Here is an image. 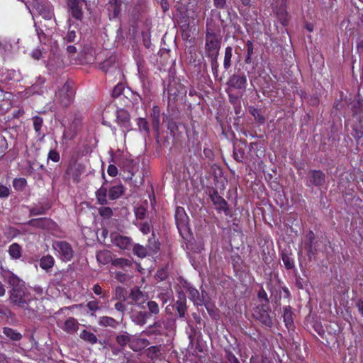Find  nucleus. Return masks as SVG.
<instances>
[{
	"mask_svg": "<svg viewBox=\"0 0 363 363\" xmlns=\"http://www.w3.org/2000/svg\"><path fill=\"white\" fill-rule=\"evenodd\" d=\"M54 264L55 259L51 255L43 256L40 259V267L47 272L51 269Z\"/></svg>",
	"mask_w": 363,
	"mask_h": 363,
	"instance_id": "nucleus-26",
	"label": "nucleus"
},
{
	"mask_svg": "<svg viewBox=\"0 0 363 363\" xmlns=\"http://www.w3.org/2000/svg\"><path fill=\"white\" fill-rule=\"evenodd\" d=\"M111 240L113 245L122 250H127L131 246V239L127 236H123L118 233H111Z\"/></svg>",
	"mask_w": 363,
	"mask_h": 363,
	"instance_id": "nucleus-12",
	"label": "nucleus"
},
{
	"mask_svg": "<svg viewBox=\"0 0 363 363\" xmlns=\"http://www.w3.org/2000/svg\"><path fill=\"white\" fill-rule=\"evenodd\" d=\"M131 337L132 335H130L129 334L125 333L118 335L116 337V342L119 345L122 347L125 346L127 345L130 346Z\"/></svg>",
	"mask_w": 363,
	"mask_h": 363,
	"instance_id": "nucleus-36",
	"label": "nucleus"
},
{
	"mask_svg": "<svg viewBox=\"0 0 363 363\" xmlns=\"http://www.w3.org/2000/svg\"><path fill=\"white\" fill-rule=\"evenodd\" d=\"M352 135L357 141L363 138V125L361 122L357 124L352 125Z\"/></svg>",
	"mask_w": 363,
	"mask_h": 363,
	"instance_id": "nucleus-31",
	"label": "nucleus"
},
{
	"mask_svg": "<svg viewBox=\"0 0 363 363\" xmlns=\"http://www.w3.org/2000/svg\"><path fill=\"white\" fill-rule=\"evenodd\" d=\"M96 259L101 264H107L112 260L111 252L106 250L99 251L96 253Z\"/></svg>",
	"mask_w": 363,
	"mask_h": 363,
	"instance_id": "nucleus-22",
	"label": "nucleus"
},
{
	"mask_svg": "<svg viewBox=\"0 0 363 363\" xmlns=\"http://www.w3.org/2000/svg\"><path fill=\"white\" fill-rule=\"evenodd\" d=\"M111 353L113 356H119V363L123 360H125V362L126 361L125 357H130L129 354H126L122 349L117 347H112Z\"/></svg>",
	"mask_w": 363,
	"mask_h": 363,
	"instance_id": "nucleus-41",
	"label": "nucleus"
},
{
	"mask_svg": "<svg viewBox=\"0 0 363 363\" xmlns=\"http://www.w3.org/2000/svg\"><path fill=\"white\" fill-rule=\"evenodd\" d=\"M219 50L220 41L218 36L208 32L206 36V52L207 56L211 58L213 66L217 62Z\"/></svg>",
	"mask_w": 363,
	"mask_h": 363,
	"instance_id": "nucleus-4",
	"label": "nucleus"
},
{
	"mask_svg": "<svg viewBox=\"0 0 363 363\" xmlns=\"http://www.w3.org/2000/svg\"><path fill=\"white\" fill-rule=\"evenodd\" d=\"M277 21L283 26H286L289 23V13L286 11V6L281 4L279 6H277L274 10Z\"/></svg>",
	"mask_w": 363,
	"mask_h": 363,
	"instance_id": "nucleus-16",
	"label": "nucleus"
},
{
	"mask_svg": "<svg viewBox=\"0 0 363 363\" xmlns=\"http://www.w3.org/2000/svg\"><path fill=\"white\" fill-rule=\"evenodd\" d=\"M124 90V85L122 84H117L112 91V96L113 98L119 97Z\"/></svg>",
	"mask_w": 363,
	"mask_h": 363,
	"instance_id": "nucleus-44",
	"label": "nucleus"
},
{
	"mask_svg": "<svg viewBox=\"0 0 363 363\" xmlns=\"http://www.w3.org/2000/svg\"><path fill=\"white\" fill-rule=\"evenodd\" d=\"M99 324L103 327L109 326L111 328H116L118 325V323L113 318L102 316L99 320Z\"/></svg>",
	"mask_w": 363,
	"mask_h": 363,
	"instance_id": "nucleus-30",
	"label": "nucleus"
},
{
	"mask_svg": "<svg viewBox=\"0 0 363 363\" xmlns=\"http://www.w3.org/2000/svg\"><path fill=\"white\" fill-rule=\"evenodd\" d=\"M10 194L9 189L4 185H0V198L8 197Z\"/></svg>",
	"mask_w": 363,
	"mask_h": 363,
	"instance_id": "nucleus-54",
	"label": "nucleus"
},
{
	"mask_svg": "<svg viewBox=\"0 0 363 363\" xmlns=\"http://www.w3.org/2000/svg\"><path fill=\"white\" fill-rule=\"evenodd\" d=\"M107 172L111 177H116L118 174V169L113 164H109L107 169Z\"/></svg>",
	"mask_w": 363,
	"mask_h": 363,
	"instance_id": "nucleus-55",
	"label": "nucleus"
},
{
	"mask_svg": "<svg viewBox=\"0 0 363 363\" xmlns=\"http://www.w3.org/2000/svg\"><path fill=\"white\" fill-rule=\"evenodd\" d=\"M86 307L91 311V315H94V313L100 309L99 302L98 301H90L86 303Z\"/></svg>",
	"mask_w": 363,
	"mask_h": 363,
	"instance_id": "nucleus-43",
	"label": "nucleus"
},
{
	"mask_svg": "<svg viewBox=\"0 0 363 363\" xmlns=\"http://www.w3.org/2000/svg\"><path fill=\"white\" fill-rule=\"evenodd\" d=\"M284 313H283V319L285 323V326L289 330H294L295 325L294 322L293 318V312L291 311V307L288 306L284 307Z\"/></svg>",
	"mask_w": 363,
	"mask_h": 363,
	"instance_id": "nucleus-19",
	"label": "nucleus"
},
{
	"mask_svg": "<svg viewBox=\"0 0 363 363\" xmlns=\"http://www.w3.org/2000/svg\"><path fill=\"white\" fill-rule=\"evenodd\" d=\"M108 189L104 184L96 191L97 201L101 205L108 203L107 201Z\"/></svg>",
	"mask_w": 363,
	"mask_h": 363,
	"instance_id": "nucleus-23",
	"label": "nucleus"
},
{
	"mask_svg": "<svg viewBox=\"0 0 363 363\" xmlns=\"http://www.w3.org/2000/svg\"><path fill=\"white\" fill-rule=\"evenodd\" d=\"M115 265H118V266H121V267H124V266H130L131 262L130 260L127 259H123V258H120V259H116L113 261V262Z\"/></svg>",
	"mask_w": 363,
	"mask_h": 363,
	"instance_id": "nucleus-52",
	"label": "nucleus"
},
{
	"mask_svg": "<svg viewBox=\"0 0 363 363\" xmlns=\"http://www.w3.org/2000/svg\"><path fill=\"white\" fill-rule=\"evenodd\" d=\"M46 67L50 73L53 74L64 67V62L60 55L53 54L49 57V60L46 64Z\"/></svg>",
	"mask_w": 363,
	"mask_h": 363,
	"instance_id": "nucleus-13",
	"label": "nucleus"
},
{
	"mask_svg": "<svg viewBox=\"0 0 363 363\" xmlns=\"http://www.w3.org/2000/svg\"><path fill=\"white\" fill-rule=\"evenodd\" d=\"M256 301L259 303L253 309V317L264 325L271 328L273 322L269 314V301L267 292L262 286L257 291Z\"/></svg>",
	"mask_w": 363,
	"mask_h": 363,
	"instance_id": "nucleus-1",
	"label": "nucleus"
},
{
	"mask_svg": "<svg viewBox=\"0 0 363 363\" xmlns=\"http://www.w3.org/2000/svg\"><path fill=\"white\" fill-rule=\"evenodd\" d=\"M281 257L284 267L287 270H291L295 269V262L294 258L291 257V254H289L286 252V251H283L281 254Z\"/></svg>",
	"mask_w": 363,
	"mask_h": 363,
	"instance_id": "nucleus-24",
	"label": "nucleus"
},
{
	"mask_svg": "<svg viewBox=\"0 0 363 363\" xmlns=\"http://www.w3.org/2000/svg\"><path fill=\"white\" fill-rule=\"evenodd\" d=\"M211 199L213 203L217 205L219 208H225L226 202L220 195H218V192L214 191L212 194H211Z\"/></svg>",
	"mask_w": 363,
	"mask_h": 363,
	"instance_id": "nucleus-32",
	"label": "nucleus"
},
{
	"mask_svg": "<svg viewBox=\"0 0 363 363\" xmlns=\"http://www.w3.org/2000/svg\"><path fill=\"white\" fill-rule=\"evenodd\" d=\"M9 254L11 259H18L22 256V247L18 243H13L9 247Z\"/></svg>",
	"mask_w": 363,
	"mask_h": 363,
	"instance_id": "nucleus-25",
	"label": "nucleus"
},
{
	"mask_svg": "<svg viewBox=\"0 0 363 363\" xmlns=\"http://www.w3.org/2000/svg\"><path fill=\"white\" fill-rule=\"evenodd\" d=\"M306 245L308 247V251L311 252L315 240V234L312 230L308 231V233L306 235Z\"/></svg>",
	"mask_w": 363,
	"mask_h": 363,
	"instance_id": "nucleus-45",
	"label": "nucleus"
},
{
	"mask_svg": "<svg viewBox=\"0 0 363 363\" xmlns=\"http://www.w3.org/2000/svg\"><path fill=\"white\" fill-rule=\"evenodd\" d=\"M148 317L147 313L145 311L133 312L131 315L132 320L138 325H144Z\"/></svg>",
	"mask_w": 363,
	"mask_h": 363,
	"instance_id": "nucleus-20",
	"label": "nucleus"
},
{
	"mask_svg": "<svg viewBox=\"0 0 363 363\" xmlns=\"http://www.w3.org/2000/svg\"><path fill=\"white\" fill-rule=\"evenodd\" d=\"M175 221L178 230H186L188 228L189 217L182 207H177L175 211Z\"/></svg>",
	"mask_w": 363,
	"mask_h": 363,
	"instance_id": "nucleus-9",
	"label": "nucleus"
},
{
	"mask_svg": "<svg viewBox=\"0 0 363 363\" xmlns=\"http://www.w3.org/2000/svg\"><path fill=\"white\" fill-rule=\"evenodd\" d=\"M43 120L41 117L35 116L33 118V128L38 137L43 138L45 134L41 133V128L43 126Z\"/></svg>",
	"mask_w": 363,
	"mask_h": 363,
	"instance_id": "nucleus-29",
	"label": "nucleus"
},
{
	"mask_svg": "<svg viewBox=\"0 0 363 363\" xmlns=\"http://www.w3.org/2000/svg\"><path fill=\"white\" fill-rule=\"evenodd\" d=\"M10 299L13 303L28 311H35L36 300L32 297L30 290L26 287H13Z\"/></svg>",
	"mask_w": 363,
	"mask_h": 363,
	"instance_id": "nucleus-2",
	"label": "nucleus"
},
{
	"mask_svg": "<svg viewBox=\"0 0 363 363\" xmlns=\"http://www.w3.org/2000/svg\"><path fill=\"white\" fill-rule=\"evenodd\" d=\"M100 215L103 217L109 218L112 216V209L109 207H101L99 210Z\"/></svg>",
	"mask_w": 363,
	"mask_h": 363,
	"instance_id": "nucleus-47",
	"label": "nucleus"
},
{
	"mask_svg": "<svg viewBox=\"0 0 363 363\" xmlns=\"http://www.w3.org/2000/svg\"><path fill=\"white\" fill-rule=\"evenodd\" d=\"M115 309L120 312H123L125 309V306L122 302H117L115 306Z\"/></svg>",
	"mask_w": 363,
	"mask_h": 363,
	"instance_id": "nucleus-60",
	"label": "nucleus"
},
{
	"mask_svg": "<svg viewBox=\"0 0 363 363\" xmlns=\"http://www.w3.org/2000/svg\"><path fill=\"white\" fill-rule=\"evenodd\" d=\"M32 290L39 296H42L43 294V289L40 286H35Z\"/></svg>",
	"mask_w": 363,
	"mask_h": 363,
	"instance_id": "nucleus-64",
	"label": "nucleus"
},
{
	"mask_svg": "<svg viewBox=\"0 0 363 363\" xmlns=\"http://www.w3.org/2000/svg\"><path fill=\"white\" fill-rule=\"evenodd\" d=\"M186 291L189 293V298L194 302V304L202 306L203 304V298L200 295L199 291L191 286L189 284L185 283L184 286Z\"/></svg>",
	"mask_w": 363,
	"mask_h": 363,
	"instance_id": "nucleus-15",
	"label": "nucleus"
},
{
	"mask_svg": "<svg viewBox=\"0 0 363 363\" xmlns=\"http://www.w3.org/2000/svg\"><path fill=\"white\" fill-rule=\"evenodd\" d=\"M176 307L180 317H184L186 311V298L184 293L179 292V300L176 302Z\"/></svg>",
	"mask_w": 363,
	"mask_h": 363,
	"instance_id": "nucleus-27",
	"label": "nucleus"
},
{
	"mask_svg": "<svg viewBox=\"0 0 363 363\" xmlns=\"http://www.w3.org/2000/svg\"><path fill=\"white\" fill-rule=\"evenodd\" d=\"M55 255L62 261H70L74 255L71 245L65 241H55L52 243Z\"/></svg>",
	"mask_w": 363,
	"mask_h": 363,
	"instance_id": "nucleus-5",
	"label": "nucleus"
},
{
	"mask_svg": "<svg viewBox=\"0 0 363 363\" xmlns=\"http://www.w3.org/2000/svg\"><path fill=\"white\" fill-rule=\"evenodd\" d=\"M147 306L148 308V316L149 315H157L160 312V308L158 304L153 301H150L147 303Z\"/></svg>",
	"mask_w": 363,
	"mask_h": 363,
	"instance_id": "nucleus-39",
	"label": "nucleus"
},
{
	"mask_svg": "<svg viewBox=\"0 0 363 363\" xmlns=\"http://www.w3.org/2000/svg\"><path fill=\"white\" fill-rule=\"evenodd\" d=\"M130 298L135 302V303L140 308H143V304L147 300V295L143 294L138 289H133L131 290L130 294Z\"/></svg>",
	"mask_w": 363,
	"mask_h": 363,
	"instance_id": "nucleus-18",
	"label": "nucleus"
},
{
	"mask_svg": "<svg viewBox=\"0 0 363 363\" xmlns=\"http://www.w3.org/2000/svg\"><path fill=\"white\" fill-rule=\"evenodd\" d=\"M149 345V342L145 338L138 337L132 335L130 342V348L135 352H139Z\"/></svg>",
	"mask_w": 363,
	"mask_h": 363,
	"instance_id": "nucleus-17",
	"label": "nucleus"
},
{
	"mask_svg": "<svg viewBox=\"0 0 363 363\" xmlns=\"http://www.w3.org/2000/svg\"><path fill=\"white\" fill-rule=\"evenodd\" d=\"M135 213L137 218L143 219L146 214V210L145 208L140 206L135 209Z\"/></svg>",
	"mask_w": 363,
	"mask_h": 363,
	"instance_id": "nucleus-53",
	"label": "nucleus"
},
{
	"mask_svg": "<svg viewBox=\"0 0 363 363\" xmlns=\"http://www.w3.org/2000/svg\"><path fill=\"white\" fill-rule=\"evenodd\" d=\"M26 6L33 17L35 11L45 20L51 19L53 16L52 6L47 0H31Z\"/></svg>",
	"mask_w": 363,
	"mask_h": 363,
	"instance_id": "nucleus-3",
	"label": "nucleus"
},
{
	"mask_svg": "<svg viewBox=\"0 0 363 363\" xmlns=\"http://www.w3.org/2000/svg\"><path fill=\"white\" fill-rule=\"evenodd\" d=\"M31 55L35 60H39L42 56V52L40 50H35L32 52Z\"/></svg>",
	"mask_w": 363,
	"mask_h": 363,
	"instance_id": "nucleus-61",
	"label": "nucleus"
},
{
	"mask_svg": "<svg viewBox=\"0 0 363 363\" xmlns=\"http://www.w3.org/2000/svg\"><path fill=\"white\" fill-rule=\"evenodd\" d=\"M235 79H237V82H239V85L238 86L239 88H241L242 86V85L245 83L246 80L245 79L242 78V77H233L231 80H230V82L231 84H233V81Z\"/></svg>",
	"mask_w": 363,
	"mask_h": 363,
	"instance_id": "nucleus-58",
	"label": "nucleus"
},
{
	"mask_svg": "<svg viewBox=\"0 0 363 363\" xmlns=\"http://www.w3.org/2000/svg\"><path fill=\"white\" fill-rule=\"evenodd\" d=\"M232 52L233 49L231 47H227L225 48L223 62V66L225 69H229V67L231 66Z\"/></svg>",
	"mask_w": 363,
	"mask_h": 363,
	"instance_id": "nucleus-37",
	"label": "nucleus"
},
{
	"mask_svg": "<svg viewBox=\"0 0 363 363\" xmlns=\"http://www.w3.org/2000/svg\"><path fill=\"white\" fill-rule=\"evenodd\" d=\"M125 188L122 184L113 186L108 191V197L111 200L119 199L124 193Z\"/></svg>",
	"mask_w": 363,
	"mask_h": 363,
	"instance_id": "nucleus-21",
	"label": "nucleus"
},
{
	"mask_svg": "<svg viewBox=\"0 0 363 363\" xmlns=\"http://www.w3.org/2000/svg\"><path fill=\"white\" fill-rule=\"evenodd\" d=\"M4 333L13 340H19L22 337L19 333L9 328H4Z\"/></svg>",
	"mask_w": 363,
	"mask_h": 363,
	"instance_id": "nucleus-38",
	"label": "nucleus"
},
{
	"mask_svg": "<svg viewBox=\"0 0 363 363\" xmlns=\"http://www.w3.org/2000/svg\"><path fill=\"white\" fill-rule=\"evenodd\" d=\"M50 220L47 218H39L36 220H32L30 221V224H31L32 225L40 228L47 227L50 225Z\"/></svg>",
	"mask_w": 363,
	"mask_h": 363,
	"instance_id": "nucleus-40",
	"label": "nucleus"
},
{
	"mask_svg": "<svg viewBox=\"0 0 363 363\" xmlns=\"http://www.w3.org/2000/svg\"><path fill=\"white\" fill-rule=\"evenodd\" d=\"M125 297V291L122 287H117L115 292V298L124 299Z\"/></svg>",
	"mask_w": 363,
	"mask_h": 363,
	"instance_id": "nucleus-50",
	"label": "nucleus"
},
{
	"mask_svg": "<svg viewBox=\"0 0 363 363\" xmlns=\"http://www.w3.org/2000/svg\"><path fill=\"white\" fill-rule=\"evenodd\" d=\"M308 186H322L325 182V174L321 170L312 169L309 172Z\"/></svg>",
	"mask_w": 363,
	"mask_h": 363,
	"instance_id": "nucleus-7",
	"label": "nucleus"
},
{
	"mask_svg": "<svg viewBox=\"0 0 363 363\" xmlns=\"http://www.w3.org/2000/svg\"><path fill=\"white\" fill-rule=\"evenodd\" d=\"M160 354V349L157 346H152L147 350V356L151 359L149 362L154 363V359H157Z\"/></svg>",
	"mask_w": 363,
	"mask_h": 363,
	"instance_id": "nucleus-35",
	"label": "nucleus"
},
{
	"mask_svg": "<svg viewBox=\"0 0 363 363\" xmlns=\"http://www.w3.org/2000/svg\"><path fill=\"white\" fill-rule=\"evenodd\" d=\"M140 230L143 234H147L150 232V226L147 223H143L141 224Z\"/></svg>",
	"mask_w": 363,
	"mask_h": 363,
	"instance_id": "nucleus-57",
	"label": "nucleus"
},
{
	"mask_svg": "<svg viewBox=\"0 0 363 363\" xmlns=\"http://www.w3.org/2000/svg\"><path fill=\"white\" fill-rule=\"evenodd\" d=\"M57 325L69 334L75 333L79 328V323L74 318H69L65 322H58Z\"/></svg>",
	"mask_w": 363,
	"mask_h": 363,
	"instance_id": "nucleus-14",
	"label": "nucleus"
},
{
	"mask_svg": "<svg viewBox=\"0 0 363 363\" xmlns=\"http://www.w3.org/2000/svg\"><path fill=\"white\" fill-rule=\"evenodd\" d=\"M214 6L218 9H223L225 6L226 0H214Z\"/></svg>",
	"mask_w": 363,
	"mask_h": 363,
	"instance_id": "nucleus-59",
	"label": "nucleus"
},
{
	"mask_svg": "<svg viewBox=\"0 0 363 363\" xmlns=\"http://www.w3.org/2000/svg\"><path fill=\"white\" fill-rule=\"evenodd\" d=\"M76 38L75 30H69L65 37V40L67 42H73Z\"/></svg>",
	"mask_w": 363,
	"mask_h": 363,
	"instance_id": "nucleus-56",
	"label": "nucleus"
},
{
	"mask_svg": "<svg viewBox=\"0 0 363 363\" xmlns=\"http://www.w3.org/2000/svg\"><path fill=\"white\" fill-rule=\"evenodd\" d=\"M356 305L360 315L363 317V301L359 300Z\"/></svg>",
	"mask_w": 363,
	"mask_h": 363,
	"instance_id": "nucleus-63",
	"label": "nucleus"
},
{
	"mask_svg": "<svg viewBox=\"0 0 363 363\" xmlns=\"http://www.w3.org/2000/svg\"><path fill=\"white\" fill-rule=\"evenodd\" d=\"M75 132L72 131L71 128L64 130L62 138L65 140H72L75 137Z\"/></svg>",
	"mask_w": 363,
	"mask_h": 363,
	"instance_id": "nucleus-51",
	"label": "nucleus"
},
{
	"mask_svg": "<svg viewBox=\"0 0 363 363\" xmlns=\"http://www.w3.org/2000/svg\"><path fill=\"white\" fill-rule=\"evenodd\" d=\"M74 91L69 84L65 83L63 87L55 94L56 101L62 106H67L72 101Z\"/></svg>",
	"mask_w": 363,
	"mask_h": 363,
	"instance_id": "nucleus-6",
	"label": "nucleus"
},
{
	"mask_svg": "<svg viewBox=\"0 0 363 363\" xmlns=\"http://www.w3.org/2000/svg\"><path fill=\"white\" fill-rule=\"evenodd\" d=\"M5 277L9 283L13 286V287H23V286L21 284V281L12 272H8L5 274Z\"/></svg>",
	"mask_w": 363,
	"mask_h": 363,
	"instance_id": "nucleus-33",
	"label": "nucleus"
},
{
	"mask_svg": "<svg viewBox=\"0 0 363 363\" xmlns=\"http://www.w3.org/2000/svg\"><path fill=\"white\" fill-rule=\"evenodd\" d=\"M85 166L82 163L74 162L70 164L67 169V174L71 177L74 182H79L82 174L84 172Z\"/></svg>",
	"mask_w": 363,
	"mask_h": 363,
	"instance_id": "nucleus-10",
	"label": "nucleus"
},
{
	"mask_svg": "<svg viewBox=\"0 0 363 363\" xmlns=\"http://www.w3.org/2000/svg\"><path fill=\"white\" fill-rule=\"evenodd\" d=\"M93 291L96 295H101L102 294V289L99 284H94L93 286Z\"/></svg>",
	"mask_w": 363,
	"mask_h": 363,
	"instance_id": "nucleus-62",
	"label": "nucleus"
},
{
	"mask_svg": "<svg viewBox=\"0 0 363 363\" xmlns=\"http://www.w3.org/2000/svg\"><path fill=\"white\" fill-rule=\"evenodd\" d=\"M26 181L23 178L15 179L13 184L15 189H21L26 186Z\"/></svg>",
	"mask_w": 363,
	"mask_h": 363,
	"instance_id": "nucleus-48",
	"label": "nucleus"
},
{
	"mask_svg": "<svg viewBox=\"0 0 363 363\" xmlns=\"http://www.w3.org/2000/svg\"><path fill=\"white\" fill-rule=\"evenodd\" d=\"M116 122L118 125L121 128L122 131L125 134L131 130V124L130 121L129 113L123 110L120 109L116 113Z\"/></svg>",
	"mask_w": 363,
	"mask_h": 363,
	"instance_id": "nucleus-8",
	"label": "nucleus"
},
{
	"mask_svg": "<svg viewBox=\"0 0 363 363\" xmlns=\"http://www.w3.org/2000/svg\"><path fill=\"white\" fill-rule=\"evenodd\" d=\"M251 115H252L255 117V120H257L259 123H264V121H265L264 117L262 116V115H260L257 109H255V108H254L253 110L251 109Z\"/></svg>",
	"mask_w": 363,
	"mask_h": 363,
	"instance_id": "nucleus-49",
	"label": "nucleus"
},
{
	"mask_svg": "<svg viewBox=\"0 0 363 363\" xmlns=\"http://www.w3.org/2000/svg\"><path fill=\"white\" fill-rule=\"evenodd\" d=\"M79 337L84 341L91 345L96 343L98 341L97 337L93 333L86 330H83L80 333Z\"/></svg>",
	"mask_w": 363,
	"mask_h": 363,
	"instance_id": "nucleus-28",
	"label": "nucleus"
},
{
	"mask_svg": "<svg viewBox=\"0 0 363 363\" xmlns=\"http://www.w3.org/2000/svg\"><path fill=\"white\" fill-rule=\"evenodd\" d=\"M48 158L54 162H57L60 159V156L57 151L52 150L49 152Z\"/></svg>",
	"mask_w": 363,
	"mask_h": 363,
	"instance_id": "nucleus-46",
	"label": "nucleus"
},
{
	"mask_svg": "<svg viewBox=\"0 0 363 363\" xmlns=\"http://www.w3.org/2000/svg\"><path fill=\"white\" fill-rule=\"evenodd\" d=\"M134 254H135L139 257H145L147 255L146 249L140 245H135L133 247Z\"/></svg>",
	"mask_w": 363,
	"mask_h": 363,
	"instance_id": "nucleus-42",
	"label": "nucleus"
},
{
	"mask_svg": "<svg viewBox=\"0 0 363 363\" xmlns=\"http://www.w3.org/2000/svg\"><path fill=\"white\" fill-rule=\"evenodd\" d=\"M84 0H68L67 4L69 11L73 18L81 20L83 17L82 8L84 5Z\"/></svg>",
	"mask_w": 363,
	"mask_h": 363,
	"instance_id": "nucleus-11",
	"label": "nucleus"
},
{
	"mask_svg": "<svg viewBox=\"0 0 363 363\" xmlns=\"http://www.w3.org/2000/svg\"><path fill=\"white\" fill-rule=\"evenodd\" d=\"M137 124L138 126V129L141 133H144L145 135H149V133H150L149 124H148V122L145 118H138Z\"/></svg>",
	"mask_w": 363,
	"mask_h": 363,
	"instance_id": "nucleus-34",
	"label": "nucleus"
}]
</instances>
